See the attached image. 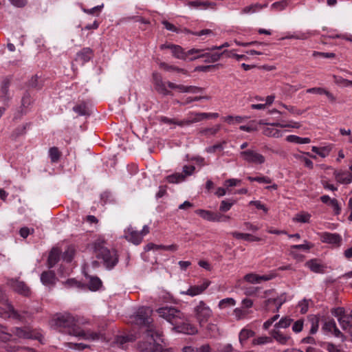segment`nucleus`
I'll list each match as a JSON object with an SVG mask.
<instances>
[{
    "label": "nucleus",
    "instance_id": "1",
    "mask_svg": "<svg viewBox=\"0 0 352 352\" xmlns=\"http://www.w3.org/2000/svg\"><path fill=\"white\" fill-rule=\"evenodd\" d=\"M52 325L63 333L74 336L79 339H87L85 331L76 325L74 317L69 313H59L54 316Z\"/></svg>",
    "mask_w": 352,
    "mask_h": 352
},
{
    "label": "nucleus",
    "instance_id": "2",
    "mask_svg": "<svg viewBox=\"0 0 352 352\" xmlns=\"http://www.w3.org/2000/svg\"><path fill=\"white\" fill-rule=\"evenodd\" d=\"M151 314V311L148 307H140L135 314L131 316V322L133 324L146 328L144 331L146 338L162 336V333L157 329L155 324H153Z\"/></svg>",
    "mask_w": 352,
    "mask_h": 352
},
{
    "label": "nucleus",
    "instance_id": "3",
    "mask_svg": "<svg viewBox=\"0 0 352 352\" xmlns=\"http://www.w3.org/2000/svg\"><path fill=\"white\" fill-rule=\"evenodd\" d=\"M106 241L99 237L93 243V250L96 256L102 259L104 266L109 270L114 268L119 261V255L116 249L105 247Z\"/></svg>",
    "mask_w": 352,
    "mask_h": 352
},
{
    "label": "nucleus",
    "instance_id": "4",
    "mask_svg": "<svg viewBox=\"0 0 352 352\" xmlns=\"http://www.w3.org/2000/svg\"><path fill=\"white\" fill-rule=\"evenodd\" d=\"M12 335L22 339H39L41 335L28 327H14L12 329V333L7 332V327L0 324V340L6 342L11 340Z\"/></svg>",
    "mask_w": 352,
    "mask_h": 352
},
{
    "label": "nucleus",
    "instance_id": "5",
    "mask_svg": "<svg viewBox=\"0 0 352 352\" xmlns=\"http://www.w3.org/2000/svg\"><path fill=\"white\" fill-rule=\"evenodd\" d=\"M160 316L166 319L174 327L178 322V320L183 317V313L179 309L173 307H163L157 310Z\"/></svg>",
    "mask_w": 352,
    "mask_h": 352
},
{
    "label": "nucleus",
    "instance_id": "6",
    "mask_svg": "<svg viewBox=\"0 0 352 352\" xmlns=\"http://www.w3.org/2000/svg\"><path fill=\"white\" fill-rule=\"evenodd\" d=\"M162 336L150 338L152 342L142 341L138 343L140 352H169L168 349H164L162 344L157 343V340L163 342Z\"/></svg>",
    "mask_w": 352,
    "mask_h": 352
},
{
    "label": "nucleus",
    "instance_id": "7",
    "mask_svg": "<svg viewBox=\"0 0 352 352\" xmlns=\"http://www.w3.org/2000/svg\"><path fill=\"white\" fill-rule=\"evenodd\" d=\"M194 313L200 326H202L203 323L208 322L212 316V310L203 300H201L194 308Z\"/></svg>",
    "mask_w": 352,
    "mask_h": 352
},
{
    "label": "nucleus",
    "instance_id": "8",
    "mask_svg": "<svg viewBox=\"0 0 352 352\" xmlns=\"http://www.w3.org/2000/svg\"><path fill=\"white\" fill-rule=\"evenodd\" d=\"M240 156L249 163L261 164L264 163L265 160L263 155L250 149L241 151Z\"/></svg>",
    "mask_w": 352,
    "mask_h": 352
},
{
    "label": "nucleus",
    "instance_id": "9",
    "mask_svg": "<svg viewBox=\"0 0 352 352\" xmlns=\"http://www.w3.org/2000/svg\"><path fill=\"white\" fill-rule=\"evenodd\" d=\"M170 47L173 56L177 58L182 60H186L189 55H192L195 53H199L203 51V50L193 48L188 50V52H185L184 50L179 45H173Z\"/></svg>",
    "mask_w": 352,
    "mask_h": 352
},
{
    "label": "nucleus",
    "instance_id": "10",
    "mask_svg": "<svg viewBox=\"0 0 352 352\" xmlns=\"http://www.w3.org/2000/svg\"><path fill=\"white\" fill-rule=\"evenodd\" d=\"M0 303L6 305L8 309V313L10 314L9 316L14 319L22 320L23 316L21 315L16 310L14 309V307L9 303L8 297L5 292L2 290L0 287Z\"/></svg>",
    "mask_w": 352,
    "mask_h": 352
},
{
    "label": "nucleus",
    "instance_id": "11",
    "mask_svg": "<svg viewBox=\"0 0 352 352\" xmlns=\"http://www.w3.org/2000/svg\"><path fill=\"white\" fill-rule=\"evenodd\" d=\"M10 286L18 294L28 296L30 294V288L23 281H19L16 279H10L8 281Z\"/></svg>",
    "mask_w": 352,
    "mask_h": 352
},
{
    "label": "nucleus",
    "instance_id": "12",
    "mask_svg": "<svg viewBox=\"0 0 352 352\" xmlns=\"http://www.w3.org/2000/svg\"><path fill=\"white\" fill-rule=\"evenodd\" d=\"M173 329L178 333H182L188 335H195L198 332V330L195 326L187 322L179 323L178 322L173 327Z\"/></svg>",
    "mask_w": 352,
    "mask_h": 352
},
{
    "label": "nucleus",
    "instance_id": "13",
    "mask_svg": "<svg viewBox=\"0 0 352 352\" xmlns=\"http://www.w3.org/2000/svg\"><path fill=\"white\" fill-rule=\"evenodd\" d=\"M211 282L208 280H205L200 285L190 286L186 292H182L190 296H195L202 294L210 285Z\"/></svg>",
    "mask_w": 352,
    "mask_h": 352
},
{
    "label": "nucleus",
    "instance_id": "14",
    "mask_svg": "<svg viewBox=\"0 0 352 352\" xmlns=\"http://www.w3.org/2000/svg\"><path fill=\"white\" fill-rule=\"evenodd\" d=\"M321 241L323 243H329L340 246L342 242V237L339 234L323 232L321 234Z\"/></svg>",
    "mask_w": 352,
    "mask_h": 352
},
{
    "label": "nucleus",
    "instance_id": "15",
    "mask_svg": "<svg viewBox=\"0 0 352 352\" xmlns=\"http://www.w3.org/2000/svg\"><path fill=\"white\" fill-rule=\"evenodd\" d=\"M125 232L126 234L124 237L128 241L131 242L135 245H139L142 242V234L139 232L135 230L132 227L128 228Z\"/></svg>",
    "mask_w": 352,
    "mask_h": 352
},
{
    "label": "nucleus",
    "instance_id": "16",
    "mask_svg": "<svg viewBox=\"0 0 352 352\" xmlns=\"http://www.w3.org/2000/svg\"><path fill=\"white\" fill-rule=\"evenodd\" d=\"M333 175L336 181L340 184H348L352 182V174L349 172L335 170Z\"/></svg>",
    "mask_w": 352,
    "mask_h": 352
},
{
    "label": "nucleus",
    "instance_id": "17",
    "mask_svg": "<svg viewBox=\"0 0 352 352\" xmlns=\"http://www.w3.org/2000/svg\"><path fill=\"white\" fill-rule=\"evenodd\" d=\"M56 275L53 271L43 272L41 275V281L46 286H53L55 285Z\"/></svg>",
    "mask_w": 352,
    "mask_h": 352
},
{
    "label": "nucleus",
    "instance_id": "18",
    "mask_svg": "<svg viewBox=\"0 0 352 352\" xmlns=\"http://www.w3.org/2000/svg\"><path fill=\"white\" fill-rule=\"evenodd\" d=\"M60 250L57 248H53L49 254L47 263L49 268H52L60 260Z\"/></svg>",
    "mask_w": 352,
    "mask_h": 352
},
{
    "label": "nucleus",
    "instance_id": "19",
    "mask_svg": "<svg viewBox=\"0 0 352 352\" xmlns=\"http://www.w3.org/2000/svg\"><path fill=\"white\" fill-rule=\"evenodd\" d=\"M208 119L207 113H192L190 118L184 120V126L198 122L202 120Z\"/></svg>",
    "mask_w": 352,
    "mask_h": 352
},
{
    "label": "nucleus",
    "instance_id": "20",
    "mask_svg": "<svg viewBox=\"0 0 352 352\" xmlns=\"http://www.w3.org/2000/svg\"><path fill=\"white\" fill-rule=\"evenodd\" d=\"M10 80L8 78H5L2 81V85L0 89V98L3 99V100L6 101L8 100L9 97V87L10 85Z\"/></svg>",
    "mask_w": 352,
    "mask_h": 352
},
{
    "label": "nucleus",
    "instance_id": "21",
    "mask_svg": "<svg viewBox=\"0 0 352 352\" xmlns=\"http://www.w3.org/2000/svg\"><path fill=\"white\" fill-rule=\"evenodd\" d=\"M270 334L272 338L275 339L278 342L281 344H285L290 339V336L283 335L278 329H273L271 331Z\"/></svg>",
    "mask_w": 352,
    "mask_h": 352
},
{
    "label": "nucleus",
    "instance_id": "22",
    "mask_svg": "<svg viewBox=\"0 0 352 352\" xmlns=\"http://www.w3.org/2000/svg\"><path fill=\"white\" fill-rule=\"evenodd\" d=\"M102 287V280L96 276H89V290L96 292Z\"/></svg>",
    "mask_w": 352,
    "mask_h": 352
},
{
    "label": "nucleus",
    "instance_id": "23",
    "mask_svg": "<svg viewBox=\"0 0 352 352\" xmlns=\"http://www.w3.org/2000/svg\"><path fill=\"white\" fill-rule=\"evenodd\" d=\"M306 266H307L311 271L315 273H323L324 272V266L321 264L318 263L316 259H311L310 261L306 263Z\"/></svg>",
    "mask_w": 352,
    "mask_h": 352
},
{
    "label": "nucleus",
    "instance_id": "24",
    "mask_svg": "<svg viewBox=\"0 0 352 352\" xmlns=\"http://www.w3.org/2000/svg\"><path fill=\"white\" fill-rule=\"evenodd\" d=\"M285 299L282 297L268 298L265 301V306L267 309L268 306L271 304L276 306V312H278L282 305L285 302Z\"/></svg>",
    "mask_w": 352,
    "mask_h": 352
},
{
    "label": "nucleus",
    "instance_id": "25",
    "mask_svg": "<svg viewBox=\"0 0 352 352\" xmlns=\"http://www.w3.org/2000/svg\"><path fill=\"white\" fill-rule=\"evenodd\" d=\"M309 322L311 323V329L309 330L310 334H315L319 327V317L315 315H310L308 316Z\"/></svg>",
    "mask_w": 352,
    "mask_h": 352
},
{
    "label": "nucleus",
    "instance_id": "26",
    "mask_svg": "<svg viewBox=\"0 0 352 352\" xmlns=\"http://www.w3.org/2000/svg\"><path fill=\"white\" fill-rule=\"evenodd\" d=\"M338 322L343 330L352 328V316L351 314L344 315L343 317L339 318Z\"/></svg>",
    "mask_w": 352,
    "mask_h": 352
},
{
    "label": "nucleus",
    "instance_id": "27",
    "mask_svg": "<svg viewBox=\"0 0 352 352\" xmlns=\"http://www.w3.org/2000/svg\"><path fill=\"white\" fill-rule=\"evenodd\" d=\"M286 140L289 142H294L296 144H308L311 142L309 138H301L295 135H290L286 138Z\"/></svg>",
    "mask_w": 352,
    "mask_h": 352
},
{
    "label": "nucleus",
    "instance_id": "28",
    "mask_svg": "<svg viewBox=\"0 0 352 352\" xmlns=\"http://www.w3.org/2000/svg\"><path fill=\"white\" fill-rule=\"evenodd\" d=\"M155 90L164 95V96H168L171 95V91L168 90L165 86V83L163 82V80L160 81L159 82H155L154 84Z\"/></svg>",
    "mask_w": 352,
    "mask_h": 352
},
{
    "label": "nucleus",
    "instance_id": "29",
    "mask_svg": "<svg viewBox=\"0 0 352 352\" xmlns=\"http://www.w3.org/2000/svg\"><path fill=\"white\" fill-rule=\"evenodd\" d=\"M75 253V250L72 246H68L62 254V258L67 263L72 261Z\"/></svg>",
    "mask_w": 352,
    "mask_h": 352
},
{
    "label": "nucleus",
    "instance_id": "30",
    "mask_svg": "<svg viewBox=\"0 0 352 352\" xmlns=\"http://www.w3.org/2000/svg\"><path fill=\"white\" fill-rule=\"evenodd\" d=\"M64 285L68 288L76 287L78 289H82L85 287V284L76 280L75 278H69L65 283Z\"/></svg>",
    "mask_w": 352,
    "mask_h": 352
},
{
    "label": "nucleus",
    "instance_id": "31",
    "mask_svg": "<svg viewBox=\"0 0 352 352\" xmlns=\"http://www.w3.org/2000/svg\"><path fill=\"white\" fill-rule=\"evenodd\" d=\"M195 213L199 215L204 219H206L209 221H212L214 219L213 217V212L210 210H206L203 209H197L195 210Z\"/></svg>",
    "mask_w": 352,
    "mask_h": 352
},
{
    "label": "nucleus",
    "instance_id": "32",
    "mask_svg": "<svg viewBox=\"0 0 352 352\" xmlns=\"http://www.w3.org/2000/svg\"><path fill=\"white\" fill-rule=\"evenodd\" d=\"M254 332L250 329H243L239 333V341L241 344L248 338L253 337Z\"/></svg>",
    "mask_w": 352,
    "mask_h": 352
},
{
    "label": "nucleus",
    "instance_id": "33",
    "mask_svg": "<svg viewBox=\"0 0 352 352\" xmlns=\"http://www.w3.org/2000/svg\"><path fill=\"white\" fill-rule=\"evenodd\" d=\"M311 150L313 152L317 153L320 157H325L329 154L331 148L328 146H323L320 148L317 146H312Z\"/></svg>",
    "mask_w": 352,
    "mask_h": 352
},
{
    "label": "nucleus",
    "instance_id": "34",
    "mask_svg": "<svg viewBox=\"0 0 352 352\" xmlns=\"http://www.w3.org/2000/svg\"><path fill=\"white\" fill-rule=\"evenodd\" d=\"M159 120L161 122L164 123V124H173L178 125L179 126H184V120L178 121L175 118H168L166 116H161L159 118Z\"/></svg>",
    "mask_w": 352,
    "mask_h": 352
},
{
    "label": "nucleus",
    "instance_id": "35",
    "mask_svg": "<svg viewBox=\"0 0 352 352\" xmlns=\"http://www.w3.org/2000/svg\"><path fill=\"white\" fill-rule=\"evenodd\" d=\"M292 321L293 320L290 318H282L278 322L275 324L274 329H278V328H287L290 326Z\"/></svg>",
    "mask_w": 352,
    "mask_h": 352
},
{
    "label": "nucleus",
    "instance_id": "36",
    "mask_svg": "<svg viewBox=\"0 0 352 352\" xmlns=\"http://www.w3.org/2000/svg\"><path fill=\"white\" fill-rule=\"evenodd\" d=\"M228 50H224L221 53L214 52V53H210V56L208 58L206 59L204 62L206 63H214L219 60L222 56H223L226 54H228Z\"/></svg>",
    "mask_w": 352,
    "mask_h": 352
},
{
    "label": "nucleus",
    "instance_id": "37",
    "mask_svg": "<svg viewBox=\"0 0 352 352\" xmlns=\"http://www.w3.org/2000/svg\"><path fill=\"white\" fill-rule=\"evenodd\" d=\"M236 301L232 298H226L222 299L219 302V307L220 309H225L227 307H232L235 305Z\"/></svg>",
    "mask_w": 352,
    "mask_h": 352
},
{
    "label": "nucleus",
    "instance_id": "38",
    "mask_svg": "<svg viewBox=\"0 0 352 352\" xmlns=\"http://www.w3.org/2000/svg\"><path fill=\"white\" fill-rule=\"evenodd\" d=\"M185 176L182 173H175L170 175H168L166 177V179L168 182L175 184L177 183L182 180H184Z\"/></svg>",
    "mask_w": 352,
    "mask_h": 352
},
{
    "label": "nucleus",
    "instance_id": "39",
    "mask_svg": "<svg viewBox=\"0 0 352 352\" xmlns=\"http://www.w3.org/2000/svg\"><path fill=\"white\" fill-rule=\"evenodd\" d=\"M49 155L52 162H56L59 160L60 153L57 147H52L49 150Z\"/></svg>",
    "mask_w": 352,
    "mask_h": 352
},
{
    "label": "nucleus",
    "instance_id": "40",
    "mask_svg": "<svg viewBox=\"0 0 352 352\" xmlns=\"http://www.w3.org/2000/svg\"><path fill=\"white\" fill-rule=\"evenodd\" d=\"M234 200H223L221 202L219 210L223 212L228 211L231 207L234 204Z\"/></svg>",
    "mask_w": 352,
    "mask_h": 352
},
{
    "label": "nucleus",
    "instance_id": "41",
    "mask_svg": "<svg viewBox=\"0 0 352 352\" xmlns=\"http://www.w3.org/2000/svg\"><path fill=\"white\" fill-rule=\"evenodd\" d=\"M288 1L289 0H282L280 1L274 2L272 5V8L276 11H281L288 6Z\"/></svg>",
    "mask_w": 352,
    "mask_h": 352
},
{
    "label": "nucleus",
    "instance_id": "42",
    "mask_svg": "<svg viewBox=\"0 0 352 352\" xmlns=\"http://www.w3.org/2000/svg\"><path fill=\"white\" fill-rule=\"evenodd\" d=\"M222 65H200L195 67V71L207 72L213 69H218Z\"/></svg>",
    "mask_w": 352,
    "mask_h": 352
},
{
    "label": "nucleus",
    "instance_id": "43",
    "mask_svg": "<svg viewBox=\"0 0 352 352\" xmlns=\"http://www.w3.org/2000/svg\"><path fill=\"white\" fill-rule=\"evenodd\" d=\"M311 215L308 213H298L294 218V221L300 223H308Z\"/></svg>",
    "mask_w": 352,
    "mask_h": 352
},
{
    "label": "nucleus",
    "instance_id": "44",
    "mask_svg": "<svg viewBox=\"0 0 352 352\" xmlns=\"http://www.w3.org/2000/svg\"><path fill=\"white\" fill-rule=\"evenodd\" d=\"M87 53L88 51L84 49L82 52L77 54L75 60L76 62H79L82 65H84L88 60Z\"/></svg>",
    "mask_w": 352,
    "mask_h": 352
},
{
    "label": "nucleus",
    "instance_id": "45",
    "mask_svg": "<svg viewBox=\"0 0 352 352\" xmlns=\"http://www.w3.org/2000/svg\"><path fill=\"white\" fill-rule=\"evenodd\" d=\"M325 345L326 349L329 352H346L344 351L340 346L335 345L331 342H327L324 344Z\"/></svg>",
    "mask_w": 352,
    "mask_h": 352
},
{
    "label": "nucleus",
    "instance_id": "46",
    "mask_svg": "<svg viewBox=\"0 0 352 352\" xmlns=\"http://www.w3.org/2000/svg\"><path fill=\"white\" fill-rule=\"evenodd\" d=\"M73 110L80 116L86 115L87 113V106L85 102L80 104H77L73 107Z\"/></svg>",
    "mask_w": 352,
    "mask_h": 352
},
{
    "label": "nucleus",
    "instance_id": "47",
    "mask_svg": "<svg viewBox=\"0 0 352 352\" xmlns=\"http://www.w3.org/2000/svg\"><path fill=\"white\" fill-rule=\"evenodd\" d=\"M28 124L26 123L22 126H19L14 129L13 131L12 135L14 136L15 138L23 135L26 132L27 126H28Z\"/></svg>",
    "mask_w": 352,
    "mask_h": 352
},
{
    "label": "nucleus",
    "instance_id": "48",
    "mask_svg": "<svg viewBox=\"0 0 352 352\" xmlns=\"http://www.w3.org/2000/svg\"><path fill=\"white\" fill-rule=\"evenodd\" d=\"M263 133L268 137H278L280 131L273 128L267 127L263 129Z\"/></svg>",
    "mask_w": 352,
    "mask_h": 352
},
{
    "label": "nucleus",
    "instance_id": "49",
    "mask_svg": "<svg viewBox=\"0 0 352 352\" xmlns=\"http://www.w3.org/2000/svg\"><path fill=\"white\" fill-rule=\"evenodd\" d=\"M336 324L333 319H329L325 321L322 327V329L327 331L331 332L333 328H336Z\"/></svg>",
    "mask_w": 352,
    "mask_h": 352
},
{
    "label": "nucleus",
    "instance_id": "50",
    "mask_svg": "<svg viewBox=\"0 0 352 352\" xmlns=\"http://www.w3.org/2000/svg\"><path fill=\"white\" fill-rule=\"evenodd\" d=\"M258 277H259V275H257V274H253V273H250V274H247L244 276V280L250 283H259Z\"/></svg>",
    "mask_w": 352,
    "mask_h": 352
},
{
    "label": "nucleus",
    "instance_id": "51",
    "mask_svg": "<svg viewBox=\"0 0 352 352\" xmlns=\"http://www.w3.org/2000/svg\"><path fill=\"white\" fill-rule=\"evenodd\" d=\"M272 337H267V336H262L257 338L256 339H254L252 341V344H263L267 342H272Z\"/></svg>",
    "mask_w": 352,
    "mask_h": 352
},
{
    "label": "nucleus",
    "instance_id": "52",
    "mask_svg": "<svg viewBox=\"0 0 352 352\" xmlns=\"http://www.w3.org/2000/svg\"><path fill=\"white\" fill-rule=\"evenodd\" d=\"M211 3L208 1H188V5L191 7L194 8H199L200 6H204V8H207L209 5Z\"/></svg>",
    "mask_w": 352,
    "mask_h": 352
},
{
    "label": "nucleus",
    "instance_id": "53",
    "mask_svg": "<svg viewBox=\"0 0 352 352\" xmlns=\"http://www.w3.org/2000/svg\"><path fill=\"white\" fill-rule=\"evenodd\" d=\"M331 314L335 317H343L345 314V310L343 307H338L333 308L331 311Z\"/></svg>",
    "mask_w": 352,
    "mask_h": 352
},
{
    "label": "nucleus",
    "instance_id": "54",
    "mask_svg": "<svg viewBox=\"0 0 352 352\" xmlns=\"http://www.w3.org/2000/svg\"><path fill=\"white\" fill-rule=\"evenodd\" d=\"M329 206H331L333 208L335 214L338 215L340 213L341 208L340 207L338 201L336 199H332V200L330 201Z\"/></svg>",
    "mask_w": 352,
    "mask_h": 352
},
{
    "label": "nucleus",
    "instance_id": "55",
    "mask_svg": "<svg viewBox=\"0 0 352 352\" xmlns=\"http://www.w3.org/2000/svg\"><path fill=\"white\" fill-rule=\"evenodd\" d=\"M68 346L72 349H77V350H83L88 347L87 344L83 343H74V342H68L66 344Z\"/></svg>",
    "mask_w": 352,
    "mask_h": 352
},
{
    "label": "nucleus",
    "instance_id": "56",
    "mask_svg": "<svg viewBox=\"0 0 352 352\" xmlns=\"http://www.w3.org/2000/svg\"><path fill=\"white\" fill-rule=\"evenodd\" d=\"M303 322L302 319L296 321L292 326V330L296 333H300L303 329Z\"/></svg>",
    "mask_w": 352,
    "mask_h": 352
},
{
    "label": "nucleus",
    "instance_id": "57",
    "mask_svg": "<svg viewBox=\"0 0 352 352\" xmlns=\"http://www.w3.org/2000/svg\"><path fill=\"white\" fill-rule=\"evenodd\" d=\"M162 23L166 30L176 33L180 32V30L177 28H176L173 24L169 23L168 21L164 20Z\"/></svg>",
    "mask_w": 352,
    "mask_h": 352
},
{
    "label": "nucleus",
    "instance_id": "58",
    "mask_svg": "<svg viewBox=\"0 0 352 352\" xmlns=\"http://www.w3.org/2000/svg\"><path fill=\"white\" fill-rule=\"evenodd\" d=\"M220 129L219 126H216L212 128H206L201 131V133L204 135H214L216 134Z\"/></svg>",
    "mask_w": 352,
    "mask_h": 352
},
{
    "label": "nucleus",
    "instance_id": "59",
    "mask_svg": "<svg viewBox=\"0 0 352 352\" xmlns=\"http://www.w3.org/2000/svg\"><path fill=\"white\" fill-rule=\"evenodd\" d=\"M254 121L250 122L248 125H241L240 126L239 129L241 131H247V132H252L257 130V128L256 126H254Z\"/></svg>",
    "mask_w": 352,
    "mask_h": 352
},
{
    "label": "nucleus",
    "instance_id": "60",
    "mask_svg": "<svg viewBox=\"0 0 352 352\" xmlns=\"http://www.w3.org/2000/svg\"><path fill=\"white\" fill-rule=\"evenodd\" d=\"M305 242V243L304 244L292 245L291 250L300 249L303 250H309L311 247H313V245H310L307 241Z\"/></svg>",
    "mask_w": 352,
    "mask_h": 352
},
{
    "label": "nucleus",
    "instance_id": "61",
    "mask_svg": "<svg viewBox=\"0 0 352 352\" xmlns=\"http://www.w3.org/2000/svg\"><path fill=\"white\" fill-rule=\"evenodd\" d=\"M31 103L30 95L29 93L25 92L21 100V106L28 107Z\"/></svg>",
    "mask_w": 352,
    "mask_h": 352
},
{
    "label": "nucleus",
    "instance_id": "62",
    "mask_svg": "<svg viewBox=\"0 0 352 352\" xmlns=\"http://www.w3.org/2000/svg\"><path fill=\"white\" fill-rule=\"evenodd\" d=\"M28 86L32 88L40 89L41 86H40L38 83V77L36 75L32 76L31 79L28 81Z\"/></svg>",
    "mask_w": 352,
    "mask_h": 352
},
{
    "label": "nucleus",
    "instance_id": "63",
    "mask_svg": "<svg viewBox=\"0 0 352 352\" xmlns=\"http://www.w3.org/2000/svg\"><path fill=\"white\" fill-rule=\"evenodd\" d=\"M314 56H320L323 58H331L336 57V54L334 53H330V52H314L313 54Z\"/></svg>",
    "mask_w": 352,
    "mask_h": 352
},
{
    "label": "nucleus",
    "instance_id": "64",
    "mask_svg": "<svg viewBox=\"0 0 352 352\" xmlns=\"http://www.w3.org/2000/svg\"><path fill=\"white\" fill-rule=\"evenodd\" d=\"M250 204L254 205L257 209L262 210L265 212H267L268 210L265 206L260 201H251Z\"/></svg>",
    "mask_w": 352,
    "mask_h": 352
}]
</instances>
